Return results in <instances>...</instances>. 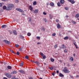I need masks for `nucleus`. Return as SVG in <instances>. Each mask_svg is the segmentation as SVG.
I'll list each match as a JSON object with an SVG mask.
<instances>
[{"label":"nucleus","mask_w":79,"mask_h":79,"mask_svg":"<svg viewBox=\"0 0 79 79\" xmlns=\"http://www.w3.org/2000/svg\"><path fill=\"white\" fill-rule=\"evenodd\" d=\"M13 7H14L13 4H7V6L6 10L10 11V10H11Z\"/></svg>","instance_id":"f257e3e1"},{"label":"nucleus","mask_w":79,"mask_h":79,"mask_svg":"<svg viewBox=\"0 0 79 79\" xmlns=\"http://www.w3.org/2000/svg\"><path fill=\"white\" fill-rule=\"evenodd\" d=\"M5 75L9 78H11V74H10L9 73H6L5 74Z\"/></svg>","instance_id":"f03ea898"},{"label":"nucleus","mask_w":79,"mask_h":79,"mask_svg":"<svg viewBox=\"0 0 79 79\" xmlns=\"http://www.w3.org/2000/svg\"><path fill=\"white\" fill-rule=\"evenodd\" d=\"M64 72L65 73H69V71L66 69V67H65L64 70Z\"/></svg>","instance_id":"7ed1b4c3"},{"label":"nucleus","mask_w":79,"mask_h":79,"mask_svg":"<svg viewBox=\"0 0 79 79\" xmlns=\"http://www.w3.org/2000/svg\"><path fill=\"white\" fill-rule=\"evenodd\" d=\"M16 10L17 11H19V12H21L22 13H24V11L22 9L20 8H16Z\"/></svg>","instance_id":"20e7f679"},{"label":"nucleus","mask_w":79,"mask_h":79,"mask_svg":"<svg viewBox=\"0 0 79 79\" xmlns=\"http://www.w3.org/2000/svg\"><path fill=\"white\" fill-rule=\"evenodd\" d=\"M4 42H5L6 44H10V42L6 40H4Z\"/></svg>","instance_id":"39448f33"},{"label":"nucleus","mask_w":79,"mask_h":79,"mask_svg":"<svg viewBox=\"0 0 79 79\" xmlns=\"http://www.w3.org/2000/svg\"><path fill=\"white\" fill-rule=\"evenodd\" d=\"M13 33L15 35H17V31L15 30H14L13 31Z\"/></svg>","instance_id":"423d86ee"},{"label":"nucleus","mask_w":79,"mask_h":79,"mask_svg":"<svg viewBox=\"0 0 79 79\" xmlns=\"http://www.w3.org/2000/svg\"><path fill=\"white\" fill-rule=\"evenodd\" d=\"M28 20V23H31V20H32V19L31 17H29L27 18Z\"/></svg>","instance_id":"0eeeda50"},{"label":"nucleus","mask_w":79,"mask_h":79,"mask_svg":"<svg viewBox=\"0 0 79 79\" xmlns=\"http://www.w3.org/2000/svg\"><path fill=\"white\" fill-rule=\"evenodd\" d=\"M19 73H22V74H25V72L24 71L22 70H19Z\"/></svg>","instance_id":"6e6552de"},{"label":"nucleus","mask_w":79,"mask_h":79,"mask_svg":"<svg viewBox=\"0 0 79 79\" xmlns=\"http://www.w3.org/2000/svg\"><path fill=\"white\" fill-rule=\"evenodd\" d=\"M7 27V26L6 25H4L1 26L2 28H5V27Z\"/></svg>","instance_id":"1a4fd4ad"},{"label":"nucleus","mask_w":79,"mask_h":79,"mask_svg":"<svg viewBox=\"0 0 79 79\" xmlns=\"http://www.w3.org/2000/svg\"><path fill=\"white\" fill-rule=\"evenodd\" d=\"M35 63L37 64V66H39V65L40 64V63L39 61H36L35 62Z\"/></svg>","instance_id":"9d476101"},{"label":"nucleus","mask_w":79,"mask_h":79,"mask_svg":"<svg viewBox=\"0 0 79 79\" xmlns=\"http://www.w3.org/2000/svg\"><path fill=\"white\" fill-rule=\"evenodd\" d=\"M60 2L61 4H63L64 2V0H61Z\"/></svg>","instance_id":"9b49d317"},{"label":"nucleus","mask_w":79,"mask_h":79,"mask_svg":"<svg viewBox=\"0 0 79 79\" xmlns=\"http://www.w3.org/2000/svg\"><path fill=\"white\" fill-rule=\"evenodd\" d=\"M69 37L68 36H66L64 38V40H68Z\"/></svg>","instance_id":"f8f14e48"},{"label":"nucleus","mask_w":79,"mask_h":79,"mask_svg":"<svg viewBox=\"0 0 79 79\" xmlns=\"http://www.w3.org/2000/svg\"><path fill=\"white\" fill-rule=\"evenodd\" d=\"M59 76L60 77H64V75L61 73H59Z\"/></svg>","instance_id":"ddd939ff"},{"label":"nucleus","mask_w":79,"mask_h":79,"mask_svg":"<svg viewBox=\"0 0 79 79\" xmlns=\"http://www.w3.org/2000/svg\"><path fill=\"white\" fill-rule=\"evenodd\" d=\"M38 11L39 10H38V9H36L34 10V13H37Z\"/></svg>","instance_id":"4468645a"},{"label":"nucleus","mask_w":79,"mask_h":79,"mask_svg":"<svg viewBox=\"0 0 79 79\" xmlns=\"http://www.w3.org/2000/svg\"><path fill=\"white\" fill-rule=\"evenodd\" d=\"M57 27L58 29H60V24H59V23H58L57 24Z\"/></svg>","instance_id":"2eb2a0df"},{"label":"nucleus","mask_w":79,"mask_h":79,"mask_svg":"<svg viewBox=\"0 0 79 79\" xmlns=\"http://www.w3.org/2000/svg\"><path fill=\"white\" fill-rule=\"evenodd\" d=\"M7 8V7H6V6H4L3 7V10H6V8Z\"/></svg>","instance_id":"dca6fc26"},{"label":"nucleus","mask_w":79,"mask_h":79,"mask_svg":"<svg viewBox=\"0 0 79 79\" xmlns=\"http://www.w3.org/2000/svg\"><path fill=\"white\" fill-rule=\"evenodd\" d=\"M29 8L30 10H33V8H32L31 6H29Z\"/></svg>","instance_id":"f3484780"},{"label":"nucleus","mask_w":79,"mask_h":79,"mask_svg":"<svg viewBox=\"0 0 79 79\" xmlns=\"http://www.w3.org/2000/svg\"><path fill=\"white\" fill-rule=\"evenodd\" d=\"M62 48H66V47L64 46V45L63 44L62 46Z\"/></svg>","instance_id":"a211bd4d"},{"label":"nucleus","mask_w":79,"mask_h":79,"mask_svg":"<svg viewBox=\"0 0 79 79\" xmlns=\"http://www.w3.org/2000/svg\"><path fill=\"white\" fill-rule=\"evenodd\" d=\"M7 68L9 69H11L12 68V67L11 66H7Z\"/></svg>","instance_id":"6ab92c4d"},{"label":"nucleus","mask_w":79,"mask_h":79,"mask_svg":"<svg viewBox=\"0 0 79 79\" xmlns=\"http://www.w3.org/2000/svg\"><path fill=\"white\" fill-rule=\"evenodd\" d=\"M10 52H11V53H14V54H16V53L13 52V51L11 49L10 50Z\"/></svg>","instance_id":"aec40b11"},{"label":"nucleus","mask_w":79,"mask_h":79,"mask_svg":"<svg viewBox=\"0 0 79 79\" xmlns=\"http://www.w3.org/2000/svg\"><path fill=\"white\" fill-rule=\"evenodd\" d=\"M50 5L51 6H53V5H54V4L53 2H51V3H50Z\"/></svg>","instance_id":"412c9836"},{"label":"nucleus","mask_w":79,"mask_h":79,"mask_svg":"<svg viewBox=\"0 0 79 79\" xmlns=\"http://www.w3.org/2000/svg\"><path fill=\"white\" fill-rule=\"evenodd\" d=\"M71 3L72 4H74V3H75V1L74 0H72V1H71Z\"/></svg>","instance_id":"4be33fe9"},{"label":"nucleus","mask_w":79,"mask_h":79,"mask_svg":"<svg viewBox=\"0 0 79 79\" xmlns=\"http://www.w3.org/2000/svg\"><path fill=\"white\" fill-rule=\"evenodd\" d=\"M1 64H2V63H3V64H6V63L5 62H1Z\"/></svg>","instance_id":"5701e85b"},{"label":"nucleus","mask_w":79,"mask_h":79,"mask_svg":"<svg viewBox=\"0 0 79 79\" xmlns=\"http://www.w3.org/2000/svg\"><path fill=\"white\" fill-rule=\"evenodd\" d=\"M12 74H16V71H14L12 72Z\"/></svg>","instance_id":"b1692460"},{"label":"nucleus","mask_w":79,"mask_h":79,"mask_svg":"<svg viewBox=\"0 0 79 79\" xmlns=\"http://www.w3.org/2000/svg\"><path fill=\"white\" fill-rule=\"evenodd\" d=\"M33 5H37V2H36L35 1L33 3Z\"/></svg>","instance_id":"393cba45"},{"label":"nucleus","mask_w":79,"mask_h":79,"mask_svg":"<svg viewBox=\"0 0 79 79\" xmlns=\"http://www.w3.org/2000/svg\"><path fill=\"white\" fill-rule=\"evenodd\" d=\"M8 32H9L10 34H13V32L10 30H9Z\"/></svg>","instance_id":"a878e982"},{"label":"nucleus","mask_w":79,"mask_h":79,"mask_svg":"<svg viewBox=\"0 0 79 79\" xmlns=\"http://www.w3.org/2000/svg\"><path fill=\"white\" fill-rule=\"evenodd\" d=\"M19 36V37H21V39H23L24 38V36H22V35H20Z\"/></svg>","instance_id":"bb28decb"},{"label":"nucleus","mask_w":79,"mask_h":79,"mask_svg":"<svg viewBox=\"0 0 79 79\" xmlns=\"http://www.w3.org/2000/svg\"><path fill=\"white\" fill-rule=\"evenodd\" d=\"M79 15L78 14H77L75 16L76 18H79Z\"/></svg>","instance_id":"cd10ccee"},{"label":"nucleus","mask_w":79,"mask_h":79,"mask_svg":"<svg viewBox=\"0 0 79 79\" xmlns=\"http://www.w3.org/2000/svg\"><path fill=\"white\" fill-rule=\"evenodd\" d=\"M19 45L18 44H15V47L16 48H18V47H19Z\"/></svg>","instance_id":"c85d7f7f"},{"label":"nucleus","mask_w":79,"mask_h":79,"mask_svg":"<svg viewBox=\"0 0 79 79\" xmlns=\"http://www.w3.org/2000/svg\"><path fill=\"white\" fill-rule=\"evenodd\" d=\"M23 65H24V64H23V63H20V66H23Z\"/></svg>","instance_id":"c756f323"},{"label":"nucleus","mask_w":79,"mask_h":79,"mask_svg":"<svg viewBox=\"0 0 79 79\" xmlns=\"http://www.w3.org/2000/svg\"><path fill=\"white\" fill-rule=\"evenodd\" d=\"M52 36H53L54 37L55 36V35H56V33H54L52 34Z\"/></svg>","instance_id":"7c9ffc66"},{"label":"nucleus","mask_w":79,"mask_h":79,"mask_svg":"<svg viewBox=\"0 0 79 79\" xmlns=\"http://www.w3.org/2000/svg\"><path fill=\"white\" fill-rule=\"evenodd\" d=\"M58 46V44H56L55 46H54V48H57V47Z\"/></svg>","instance_id":"2f4dec72"},{"label":"nucleus","mask_w":79,"mask_h":79,"mask_svg":"<svg viewBox=\"0 0 79 79\" xmlns=\"http://www.w3.org/2000/svg\"><path fill=\"white\" fill-rule=\"evenodd\" d=\"M51 61L52 62H53V61H55V60H54V59H51Z\"/></svg>","instance_id":"473e14b6"},{"label":"nucleus","mask_w":79,"mask_h":79,"mask_svg":"<svg viewBox=\"0 0 79 79\" xmlns=\"http://www.w3.org/2000/svg\"><path fill=\"white\" fill-rule=\"evenodd\" d=\"M49 17L50 18V19H52L53 18V16H52V15H50Z\"/></svg>","instance_id":"72a5a7b5"},{"label":"nucleus","mask_w":79,"mask_h":79,"mask_svg":"<svg viewBox=\"0 0 79 79\" xmlns=\"http://www.w3.org/2000/svg\"><path fill=\"white\" fill-rule=\"evenodd\" d=\"M40 55H41V56H44V54L42 52H40Z\"/></svg>","instance_id":"f704fd0d"},{"label":"nucleus","mask_w":79,"mask_h":79,"mask_svg":"<svg viewBox=\"0 0 79 79\" xmlns=\"http://www.w3.org/2000/svg\"><path fill=\"white\" fill-rule=\"evenodd\" d=\"M72 23H73V24H76V22L74 21H72Z\"/></svg>","instance_id":"c9c22d12"},{"label":"nucleus","mask_w":79,"mask_h":79,"mask_svg":"<svg viewBox=\"0 0 79 79\" xmlns=\"http://www.w3.org/2000/svg\"><path fill=\"white\" fill-rule=\"evenodd\" d=\"M25 58H26V59H29V57L28 56H25Z\"/></svg>","instance_id":"e433bc0d"},{"label":"nucleus","mask_w":79,"mask_h":79,"mask_svg":"<svg viewBox=\"0 0 79 79\" xmlns=\"http://www.w3.org/2000/svg\"><path fill=\"white\" fill-rule=\"evenodd\" d=\"M57 5L58 6H61V5H60V3L58 2L57 3Z\"/></svg>","instance_id":"4c0bfd02"},{"label":"nucleus","mask_w":79,"mask_h":79,"mask_svg":"<svg viewBox=\"0 0 79 79\" xmlns=\"http://www.w3.org/2000/svg\"><path fill=\"white\" fill-rule=\"evenodd\" d=\"M27 35L28 36H30L31 35V34L30 33H28L27 34Z\"/></svg>","instance_id":"58836bf2"},{"label":"nucleus","mask_w":79,"mask_h":79,"mask_svg":"<svg viewBox=\"0 0 79 79\" xmlns=\"http://www.w3.org/2000/svg\"><path fill=\"white\" fill-rule=\"evenodd\" d=\"M49 69H50L51 70H52V69H53V68L52 67H49Z\"/></svg>","instance_id":"ea45409f"},{"label":"nucleus","mask_w":79,"mask_h":79,"mask_svg":"<svg viewBox=\"0 0 79 79\" xmlns=\"http://www.w3.org/2000/svg\"><path fill=\"white\" fill-rule=\"evenodd\" d=\"M64 8L66 10H68V9H69L67 7H65Z\"/></svg>","instance_id":"a19ab883"},{"label":"nucleus","mask_w":79,"mask_h":79,"mask_svg":"<svg viewBox=\"0 0 79 79\" xmlns=\"http://www.w3.org/2000/svg\"><path fill=\"white\" fill-rule=\"evenodd\" d=\"M37 39H39V40H40V36H37Z\"/></svg>","instance_id":"79ce46f5"},{"label":"nucleus","mask_w":79,"mask_h":79,"mask_svg":"<svg viewBox=\"0 0 79 79\" xmlns=\"http://www.w3.org/2000/svg\"><path fill=\"white\" fill-rule=\"evenodd\" d=\"M67 51H68V50H67V49H65L64 50V53H67Z\"/></svg>","instance_id":"37998d69"},{"label":"nucleus","mask_w":79,"mask_h":79,"mask_svg":"<svg viewBox=\"0 0 79 79\" xmlns=\"http://www.w3.org/2000/svg\"><path fill=\"white\" fill-rule=\"evenodd\" d=\"M44 20L45 22L46 23L47 22V19H44Z\"/></svg>","instance_id":"c03bdc74"},{"label":"nucleus","mask_w":79,"mask_h":79,"mask_svg":"<svg viewBox=\"0 0 79 79\" xmlns=\"http://www.w3.org/2000/svg\"><path fill=\"white\" fill-rule=\"evenodd\" d=\"M42 29L43 31H45V29L44 27H43L42 28Z\"/></svg>","instance_id":"a18cd8bd"},{"label":"nucleus","mask_w":79,"mask_h":79,"mask_svg":"<svg viewBox=\"0 0 79 79\" xmlns=\"http://www.w3.org/2000/svg\"><path fill=\"white\" fill-rule=\"evenodd\" d=\"M46 58V56H43V59H45V58Z\"/></svg>","instance_id":"49530a36"},{"label":"nucleus","mask_w":79,"mask_h":79,"mask_svg":"<svg viewBox=\"0 0 79 79\" xmlns=\"http://www.w3.org/2000/svg\"><path fill=\"white\" fill-rule=\"evenodd\" d=\"M70 60H72V61H73V57H71Z\"/></svg>","instance_id":"de8ad7c7"},{"label":"nucleus","mask_w":79,"mask_h":79,"mask_svg":"<svg viewBox=\"0 0 79 79\" xmlns=\"http://www.w3.org/2000/svg\"><path fill=\"white\" fill-rule=\"evenodd\" d=\"M55 73H52V76H55Z\"/></svg>","instance_id":"09e8293b"},{"label":"nucleus","mask_w":79,"mask_h":79,"mask_svg":"<svg viewBox=\"0 0 79 79\" xmlns=\"http://www.w3.org/2000/svg\"><path fill=\"white\" fill-rule=\"evenodd\" d=\"M70 77H71L72 78V79H73L74 78V77H73V76H71V75H70Z\"/></svg>","instance_id":"8fccbe9b"},{"label":"nucleus","mask_w":79,"mask_h":79,"mask_svg":"<svg viewBox=\"0 0 79 79\" xmlns=\"http://www.w3.org/2000/svg\"><path fill=\"white\" fill-rule=\"evenodd\" d=\"M2 1H3V2H7L8 0H1Z\"/></svg>","instance_id":"3c124183"},{"label":"nucleus","mask_w":79,"mask_h":79,"mask_svg":"<svg viewBox=\"0 0 79 79\" xmlns=\"http://www.w3.org/2000/svg\"><path fill=\"white\" fill-rule=\"evenodd\" d=\"M43 14L44 15H46L47 14L45 12H43Z\"/></svg>","instance_id":"603ef678"},{"label":"nucleus","mask_w":79,"mask_h":79,"mask_svg":"<svg viewBox=\"0 0 79 79\" xmlns=\"http://www.w3.org/2000/svg\"><path fill=\"white\" fill-rule=\"evenodd\" d=\"M16 54L18 55H19V52H17Z\"/></svg>","instance_id":"864d4df0"},{"label":"nucleus","mask_w":79,"mask_h":79,"mask_svg":"<svg viewBox=\"0 0 79 79\" xmlns=\"http://www.w3.org/2000/svg\"><path fill=\"white\" fill-rule=\"evenodd\" d=\"M15 2L16 3H18V2H19V1L18 0H16Z\"/></svg>","instance_id":"5fc2aeb1"},{"label":"nucleus","mask_w":79,"mask_h":79,"mask_svg":"<svg viewBox=\"0 0 79 79\" xmlns=\"http://www.w3.org/2000/svg\"><path fill=\"white\" fill-rule=\"evenodd\" d=\"M19 50L20 52H21L22 51V48H20Z\"/></svg>","instance_id":"6e6d98bb"},{"label":"nucleus","mask_w":79,"mask_h":79,"mask_svg":"<svg viewBox=\"0 0 79 79\" xmlns=\"http://www.w3.org/2000/svg\"><path fill=\"white\" fill-rule=\"evenodd\" d=\"M73 44L75 46H76V42L73 43Z\"/></svg>","instance_id":"4d7b16f0"},{"label":"nucleus","mask_w":79,"mask_h":79,"mask_svg":"<svg viewBox=\"0 0 79 79\" xmlns=\"http://www.w3.org/2000/svg\"><path fill=\"white\" fill-rule=\"evenodd\" d=\"M73 44L75 46H76V42L73 43Z\"/></svg>","instance_id":"13d9d810"},{"label":"nucleus","mask_w":79,"mask_h":79,"mask_svg":"<svg viewBox=\"0 0 79 79\" xmlns=\"http://www.w3.org/2000/svg\"><path fill=\"white\" fill-rule=\"evenodd\" d=\"M31 61L32 63H35V62L34 61V60H32Z\"/></svg>","instance_id":"bf43d9fd"},{"label":"nucleus","mask_w":79,"mask_h":79,"mask_svg":"<svg viewBox=\"0 0 79 79\" xmlns=\"http://www.w3.org/2000/svg\"><path fill=\"white\" fill-rule=\"evenodd\" d=\"M72 41H73V43H74V42H76V41H75V40H72Z\"/></svg>","instance_id":"052dcab7"},{"label":"nucleus","mask_w":79,"mask_h":79,"mask_svg":"<svg viewBox=\"0 0 79 79\" xmlns=\"http://www.w3.org/2000/svg\"><path fill=\"white\" fill-rule=\"evenodd\" d=\"M1 6H2V3H0V7H1Z\"/></svg>","instance_id":"680f3d73"},{"label":"nucleus","mask_w":79,"mask_h":79,"mask_svg":"<svg viewBox=\"0 0 79 79\" xmlns=\"http://www.w3.org/2000/svg\"><path fill=\"white\" fill-rule=\"evenodd\" d=\"M11 79H16V78L15 77H13V78Z\"/></svg>","instance_id":"e2e57ef3"},{"label":"nucleus","mask_w":79,"mask_h":79,"mask_svg":"<svg viewBox=\"0 0 79 79\" xmlns=\"http://www.w3.org/2000/svg\"><path fill=\"white\" fill-rule=\"evenodd\" d=\"M3 79H8V78H7L6 77H4L3 78Z\"/></svg>","instance_id":"0e129e2a"},{"label":"nucleus","mask_w":79,"mask_h":79,"mask_svg":"<svg viewBox=\"0 0 79 79\" xmlns=\"http://www.w3.org/2000/svg\"><path fill=\"white\" fill-rule=\"evenodd\" d=\"M76 77H79V75H77L76 76Z\"/></svg>","instance_id":"69168bd1"},{"label":"nucleus","mask_w":79,"mask_h":79,"mask_svg":"<svg viewBox=\"0 0 79 79\" xmlns=\"http://www.w3.org/2000/svg\"><path fill=\"white\" fill-rule=\"evenodd\" d=\"M29 79H33V78L31 77H30V78H29Z\"/></svg>","instance_id":"338daca9"},{"label":"nucleus","mask_w":79,"mask_h":79,"mask_svg":"<svg viewBox=\"0 0 79 79\" xmlns=\"http://www.w3.org/2000/svg\"><path fill=\"white\" fill-rule=\"evenodd\" d=\"M56 22H58V19H56Z\"/></svg>","instance_id":"774afa93"}]
</instances>
